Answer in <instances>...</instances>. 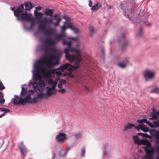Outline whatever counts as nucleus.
Listing matches in <instances>:
<instances>
[{"label": "nucleus", "instance_id": "nucleus-63", "mask_svg": "<svg viewBox=\"0 0 159 159\" xmlns=\"http://www.w3.org/2000/svg\"><path fill=\"white\" fill-rule=\"evenodd\" d=\"M36 10H35L40 11L41 9V7H37L35 8Z\"/></svg>", "mask_w": 159, "mask_h": 159}, {"label": "nucleus", "instance_id": "nucleus-22", "mask_svg": "<svg viewBox=\"0 0 159 159\" xmlns=\"http://www.w3.org/2000/svg\"><path fill=\"white\" fill-rule=\"evenodd\" d=\"M32 87L34 90L35 92L37 91L39 89V84L35 81L34 83L32 84Z\"/></svg>", "mask_w": 159, "mask_h": 159}, {"label": "nucleus", "instance_id": "nucleus-20", "mask_svg": "<svg viewBox=\"0 0 159 159\" xmlns=\"http://www.w3.org/2000/svg\"><path fill=\"white\" fill-rule=\"evenodd\" d=\"M53 10L52 9L47 8L45 10V14L46 15H49L50 16H53Z\"/></svg>", "mask_w": 159, "mask_h": 159}, {"label": "nucleus", "instance_id": "nucleus-41", "mask_svg": "<svg viewBox=\"0 0 159 159\" xmlns=\"http://www.w3.org/2000/svg\"><path fill=\"white\" fill-rule=\"evenodd\" d=\"M147 124H148L150 127L151 128H153L154 127V125H153L152 123H151L149 121H148L147 120V122H146Z\"/></svg>", "mask_w": 159, "mask_h": 159}, {"label": "nucleus", "instance_id": "nucleus-49", "mask_svg": "<svg viewBox=\"0 0 159 159\" xmlns=\"http://www.w3.org/2000/svg\"><path fill=\"white\" fill-rule=\"evenodd\" d=\"M142 29H140L139 32L136 34V35L137 36H140L142 35Z\"/></svg>", "mask_w": 159, "mask_h": 159}, {"label": "nucleus", "instance_id": "nucleus-56", "mask_svg": "<svg viewBox=\"0 0 159 159\" xmlns=\"http://www.w3.org/2000/svg\"><path fill=\"white\" fill-rule=\"evenodd\" d=\"M54 82V81H53V80L52 79H50L48 81V83L49 84H52Z\"/></svg>", "mask_w": 159, "mask_h": 159}, {"label": "nucleus", "instance_id": "nucleus-12", "mask_svg": "<svg viewBox=\"0 0 159 159\" xmlns=\"http://www.w3.org/2000/svg\"><path fill=\"white\" fill-rule=\"evenodd\" d=\"M150 134L157 139L159 138V131H157L156 129H151L150 131Z\"/></svg>", "mask_w": 159, "mask_h": 159}, {"label": "nucleus", "instance_id": "nucleus-51", "mask_svg": "<svg viewBox=\"0 0 159 159\" xmlns=\"http://www.w3.org/2000/svg\"><path fill=\"white\" fill-rule=\"evenodd\" d=\"M104 4H106V6L107 7L108 9H111L112 7L111 5H108L106 2H104Z\"/></svg>", "mask_w": 159, "mask_h": 159}, {"label": "nucleus", "instance_id": "nucleus-27", "mask_svg": "<svg viewBox=\"0 0 159 159\" xmlns=\"http://www.w3.org/2000/svg\"><path fill=\"white\" fill-rule=\"evenodd\" d=\"M54 89L52 88H49L47 90V94L48 96L52 95L53 93Z\"/></svg>", "mask_w": 159, "mask_h": 159}, {"label": "nucleus", "instance_id": "nucleus-30", "mask_svg": "<svg viewBox=\"0 0 159 159\" xmlns=\"http://www.w3.org/2000/svg\"><path fill=\"white\" fill-rule=\"evenodd\" d=\"M126 65V63H124L123 62H120L118 64V66L123 68L125 67Z\"/></svg>", "mask_w": 159, "mask_h": 159}, {"label": "nucleus", "instance_id": "nucleus-38", "mask_svg": "<svg viewBox=\"0 0 159 159\" xmlns=\"http://www.w3.org/2000/svg\"><path fill=\"white\" fill-rule=\"evenodd\" d=\"M159 92V89L157 88H155L153 90L151 91L150 92L151 93H157Z\"/></svg>", "mask_w": 159, "mask_h": 159}, {"label": "nucleus", "instance_id": "nucleus-6", "mask_svg": "<svg viewBox=\"0 0 159 159\" xmlns=\"http://www.w3.org/2000/svg\"><path fill=\"white\" fill-rule=\"evenodd\" d=\"M76 65V63H75L73 66L71 65L70 64L68 63H67L60 66L58 68V70L62 71L66 69L70 71L69 72H68V76L70 78H72L74 77V75L72 73V71L73 70L76 69L79 67H75V66Z\"/></svg>", "mask_w": 159, "mask_h": 159}, {"label": "nucleus", "instance_id": "nucleus-15", "mask_svg": "<svg viewBox=\"0 0 159 159\" xmlns=\"http://www.w3.org/2000/svg\"><path fill=\"white\" fill-rule=\"evenodd\" d=\"M52 21L53 20L51 18H48L47 17H45L42 21L40 20V22H41L47 24H48L49 25L52 23Z\"/></svg>", "mask_w": 159, "mask_h": 159}, {"label": "nucleus", "instance_id": "nucleus-42", "mask_svg": "<svg viewBox=\"0 0 159 159\" xmlns=\"http://www.w3.org/2000/svg\"><path fill=\"white\" fill-rule=\"evenodd\" d=\"M58 91L61 94H63L66 92V90L65 89H59L58 90Z\"/></svg>", "mask_w": 159, "mask_h": 159}, {"label": "nucleus", "instance_id": "nucleus-55", "mask_svg": "<svg viewBox=\"0 0 159 159\" xmlns=\"http://www.w3.org/2000/svg\"><path fill=\"white\" fill-rule=\"evenodd\" d=\"M56 74L57 75H58L59 76H61L62 74V73L59 71H56Z\"/></svg>", "mask_w": 159, "mask_h": 159}, {"label": "nucleus", "instance_id": "nucleus-45", "mask_svg": "<svg viewBox=\"0 0 159 159\" xmlns=\"http://www.w3.org/2000/svg\"><path fill=\"white\" fill-rule=\"evenodd\" d=\"M139 142H140L139 143H140V144H143L145 145L146 144V143H147V142L146 140H145L143 139H142Z\"/></svg>", "mask_w": 159, "mask_h": 159}, {"label": "nucleus", "instance_id": "nucleus-64", "mask_svg": "<svg viewBox=\"0 0 159 159\" xmlns=\"http://www.w3.org/2000/svg\"><path fill=\"white\" fill-rule=\"evenodd\" d=\"M156 143L157 145H159V138L156 140Z\"/></svg>", "mask_w": 159, "mask_h": 159}, {"label": "nucleus", "instance_id": "nucleus-34", "mask_svg": "<svg viewBox=\"0 0 159 159\" xmlns=\"http://www.w3.org/2000/svg\"><path fill=\"white\" fill-rule=\"evenodd\" d=\"M153 123L154 124V127H159V120L153 121Z\"/></svg>", "mask_w": 159, "mask_h": 159}, {"label": "nucleus", "instance_id": "nucleus-25", "mask_svg": "<svg viewBox=\"0 0 159 159\" xmlns=\"http://www.w3.org/2000/svg\"><path fill=\"white\" fill-rule=\"evenodd\" d=\"M134 124H131L130 123H128V124L125 125L124 128V130L127 131L128 129H131L132 127H134Z\"/></svg>", "mask_w": 159, "mask_h": 159}, {"label": "nucleus", "instance_id": "nucleus-3", "mask_svg": "<svg viewBox=\"0 0 159 159\" xmlns=\"http://www.w3.org/2000/svg\"><path fill=\"white\" fill-rule=\"evenodd\" d=\"M14 15L19 21H31V15L25 11L23 4L19 5L14 11Z\"/></svg>", "mask_w": 159, "mask_h": 159}, {"label": "nucleus", "instance_id": "nucleus-37", "mask_svg": "<svg viewBox=\"0 0 159 159\" xmlns=\"http://www.w3.org/2000/svg\"><path fill=\"white\" fill-rule=\"evenodd\" d=\"M39 80V84H38L39 85L42 86H44V82L42 80V79H41V80Z\"/></svg>", "mask_w": 159, "mask_h": 159}, {"label": "nucleus", "instance_id": "nucleus-7", "mask_svg": "<svg viewBox=\"0 0 159 159\" xmlns=\"http://www.w3.org/2000/svg\"><path fill=\"white\" fill-rule=\"evenodd\" d=\"M47 24L43 23H40L39 25V30L42 31L46 34L49 35H53L55 33V30L52 29L50 28L48 29H46Z\"/></svg>", "mask_w": 159, "mask_h": 159}, {"label": "nucleus", "instance_id": "nucleus-61", "mask_svg": "<svg viewBox=\"0 0 159 159\" xmlns=\"http://www.w3.org/2000/svg\"><path fill=\"white\" fill-rule=\"evenodd\" d=\"M34 25V22L33 21H31V22L30 25V29H32Z\"/></svg>", "mask_w": 159, "mask_h": 159}, {"label": "nucleus", "instance_id": "nucleus-8", "mask_svg": "<svg viewBox=\"0 0 159 159\" xmlns=\"http://www.w3.org/2000/svg\"><path fill=\"white\" fill-rule=\"evenodd\" d=\"M155 74V72L153 71L146 69L143 72V75L145 80H148L153 79Z\"/></svg>", "mask_w": 159, "mask_h": 159}, {"label": "nucleus", "instance_id": "nucleus-33", "mask_svg": "<svg viewBox=\"0 0 159 159\" xmlns=\"http://www.w3.org/2000/svg\"><path fill=\"white\" fill-rule=\"evenodd\" d=\"M134 127L135 129H140L142 130L143 129V127H145V125L144 124H142L141 125H138L137 127L136 126H135Z\"/></svg>", "mask_w": 159, "mask_h": 159}, {"label": "nucleus", "instance_id": "nucleus-57", "mask_svg": "<svg viewBox=\"0 0 159 159\" xmlns=\"http://www.w3.org/2000/svg\"><path fill=\"white\" fill-rule=\"evenodd\" d=\"M89 31L90 32L93 33L94 32V28L93 27L91 26L89 28Z\"/></svg>", "mask_w": 159, "mask_h": 159}, {"label": "nucleus", "instance_id": "nucleus-24", "mask_svg": "<svg viewBox=\"0 0 159 159\" xmlns=\"http://www.w3.org/2000/svg\"><path fill=\"white\" fill-rule=\"evenodd\" d=\"M69 27H70V28L73 30L75 33L76 34L79 33V30L78 29L74 27H73L72 24L71 22H70V24Z\"/></svg>", "mask_w": 159, "mask_h": 159}, {"label": "nucleus", "instance_id": "nucleus-44", "mask_svg": "<svg viewBox=\"0 0 159 159\" xmlns=\"http://www.w3.org/2000/svg\"><path fill=\"white\" fill-rule=\"evenodd\" d=\"M85 154V150L84 148H82L81 149V155L82 157H83L84 156Z\"/></svg>", "mask_w": 159, "mask_h": 159}, {"label": "nucleus", "instance_id": "nucleus-60", "mask_svg": "<svg viewBox=\"0 0 159 159\" xmlns=\"http://www.w3.org/2000/svg\"><path fill=\"white\" fill-rule=\"evenodd\" d=\"M146 146H147V147H148L149 148L150 147H151V144L149 143H147L146 144Z\"/></svg>", "mask_w": 159, "mask_h": 159}, {"label": "nucleus", "instance_id": "nucleus-5", "mask_svg": "<svg viewBox=\"0 0 159 159\" xmlns=\"http://www.w3.org/2000/svg\"><path fill=\"white\" fill-rule=\"evenodd\" d=\"M45 45L43 47V50L45 54H48L50 52H53L54 53L56 52V49L55 48H50L49 46L50 45H54L56 43L55 40L50 39L49 37L47 38L44 41Z\"/></svg>", "mask_w": 159, "mask_h": 159}, {"label": "nucleus", "instance_id": "nucleus-26", "mask_svg": "<svg viewBox=\"0 0 159 159\" xmlns=\"http://www.w3.org/2000/svg\"><path fill=\"white\" fill-rule=\"evenodd\" d=\"M144 149L146 153L147 152H148V153L154 152L153 148H151L150 149H149L148 147L146 146L144 147Z\"/></svg>", "mask_w": 159, "mask_h": 159}, {"label": "nucleus", "instance_id": "nucleus-11", "mask_svg": "<svg viewBox=\"0 0 159 159\" xmlns=\"http://www.w3.org/2000/svg\"><path fill=\"white\" fill-rule=\"evenodd\" d=\"M70 24V22H69L66 21L64 22V25L61 27V30L63 34H64V33L66 29L70 28V27H69Z\"/></svg>", "mask_w": 159, "mask_h": 159}, {"label": "nucleus", "instance_id": "nucleus-48", "mask_svg": "<svg viewBox=\"0 0 159 159\" xmlns=\"http://www.w3.org/2000/svg\"><path fill=\"white\" fill-rule=\"evenodd\" d=\"M57 83L54 81V82L52 84V87L51 88H52L53 89H54L55 88V87L57 85Z\"/></svg>", "mask_w": 159, "mask_h": 159}, {"label": "nucleus", "instance_id": "nucleus-59", "mask_svg": "<svg viewBox=\"0 0 159 159\" xmlns=\"http://www.w3.org/2000/svg\"><path fill=\"white\" fill-rule=\"evenodd\" d=\"M143 131L144 132H147L148 131V128L147 127H143V129H142Z\"/></svg>", "mask_w": 159, "mask_h": 159}, {"label": "nucleus", "instance_id": "nucleus-1", "mask_svg": "<svg viewBox=\"0 0 159 159\" xmlns=\"http://www.w3.org/2000/svg\"><path fill=\"white\" fill-rule=\"evenodd\" d=\"M64 52L66 59L70 62L75 61L76 64L75 67H79L80 62L82 60L80 51L70 47L65 49Z\"/></svg>", "mask_w": 159, "mask_h": 159}, {"label": "nucleus", "instance_id": "nucleus-29", "mask_svg": "<svg viewBox=\"0 0 159 159\" xmlns=\"http://www.w3.org/2000/svg\"><path fill=\"white\" fill-rule=\"evenodd\" d=\"M138 135H142L143 138H150L151 137L150 135L147 134H143L139 133Z\"/></svg>", "mask_w": 159, "mask_h": 159}, {"label": "nucleus", "instance_id": "nucleus-39", "mask_svg": "<svg viewBox=\"0 0 159 159\" xmlns=\"http://www.w3.org/2000/svg\"><path fill=\"white\" fill-rule=\"evenodd\" d=\"M147 124H148L150 127L151 128H153L154 127V125H153L152 123H151L149 121H148L147 120V122H146Z\"/></svg>", "mask_w": 159, "mask_h": 159}, {"label": "nucleus", "instance_id": "nucleus-28", "mask_svg": "<svg viewBox=\"0 0 159 159\" xmlns=\"http://www.w3.org/2000/svg\"><path fill=\"white\" fill-rule=\"evenodd\" d=\"M45 94L42 93H39L37 94V97L40 100H42L43 98L45 97Z\"/></svg>", "mask_w": 159, "mask_h": 159}, {"label": "nucleus", "instance_id": "nucleus-53", "mask_svg": "<svg viewBox=\"0 0 159 159\" xmlns=\"http://www.w3.org/2000/svg\"><path fill=\"white\" fill-rule=\"evenodd\" d=\"M66 45L68 46V48H70L72 46L71 42H68V43H67Z\"/></svg>", "mask_w": 159, "mask_h": 159}, {"label": "nucleus", "instance_id": "nucleus-21", "mask_svg": "<svg viewBox=\"0 0 159 159\" xmlns=\"http://www.w3.org/2000/svg\"><path fill=\"white\" fill-rule=\"evenodd\" d=\"M54 19L57 21V23H52L55 26H58L59 25V22L61 20V18L60 16H58L57 17L55 18Z\"/></svg>", "mask_w": 159, "mask_h": 159}, {"label": "nucleus", "instance_id": "nucleus-46", "mask_svg": "<svg viewBox=\"0 0 159 159\" xmlns=\"http://www.w3.org/2000/svg\"><path fill=\"white\" fill-rule=\"evenodd\" d=\"M75 136L77 139H78L81 138V135L80 133H78L75 135Z\"/></svg>", "mask_w": 159, "mask_h": 159}, {"label": "nucleus", "instance_id": "nucleus-19", "mask_svg": "<svg viewBox=\"0 0 159 159\" xmlns=\"http://www.w3.org/2000/svg\"><path fill=\"white\" fill-rule=\"evenodd\" d=\"M25 11H26V10L29 11L33 7L32 3L29 2H26L25 3Z\"/></svg>", "mask_w": 159, "mask_h": 159}, {"label": "nucleus", "instance_id": "nucleus-52", "mask_svg": "<svg viewBox=\"0 0 159 159\" xmlns=\"http://www.w3.org/2000/svg\"><path fill=\"white\" fill-rule=\"evenodd\" d=\"M5 99L3 98H1L0 99V104H3L5 102Z\"/></svg>", "mask_w": 159, "mask_h": 159}, {"label": "nucleus", "instance_id": "nucleus-10", "mask_svg": "<svg viewBox=\"0 0 159 159\" xmlns=\"http://www.w3.org/2000/svg\"><path fill=\"white\" fill-rule=\"evenodd\" d=\"M66 135L62 133H59L56 137V140L58 142H63L66 139Z\"/></svg>", "mask_w": 159, "mask_h": 159}, {"label": "nucleus", "instance_id": "nucleus-47", "mask_svg": "<svg viewBox=\"0 0 159 159\" xmlns=\"http://www.w3.org/2000/svg\"><path fill=\"white\" fill-rule=\"evenodd\" d=\"M59 82L61 84H65L66 83V81L64 80L61 79L60 80Z\"/></svg>", "mask_w": 159, "mask_h": 159}, {"label": "nucleus", "instance_id": "nucleus-23", "mask_svg": "<svg viewBox=\"0 0 159 159\" xmlns=\"http://www.w3.org/2000/svg\"><path fill=\"white\" fill-rule=\"evenodd\" d=\"M102 5L99 3H97L95 5H94L92 8V9L93 11H95L101 7Z\"/></svg>", "mask_w": 159, "mask_h": 159}, {"label": "nucleus", "instance_id": "nucleus-50", "mask_svg": "<svg viewBox=\"0 0 159 159\" xmlns=\"http://www.w3.org/2000/svg\"><path fill=\"white\" fill-rule=\"evenodd\" d=\"M5 89V87L2 82H0V89L2 90Z\"/></svg>", "mask_w": 159, "mask_h": 159}, {"label": "nucleus", "instance_id": "nucleus-14", "mask_svg": "<svg viewBox=\"0 0 159 159\" xmlns=\"http://www.w3.org/2000/svg\"><path fill=\"white\" fill-rule=\"evenodd\" d=\"M65 35L64 34H59L55 36V41L57 42L59 41L60 40H63L65 38Z\"/></svg>", "mask_w": 159, "mask_h": 159}, {"label": "nucleus", "instance_id": "nucleus-54", "mask_svg": "<svg viewBox=\"0 0 159 159\" xmlns=\"http://www.w3.org/2000/svg\"><path fill=\"white\" fill-rule=\"evenodd\" d=\"M70 40H73L77 41V38H73L72 37H70L68 38Z\"/></svg>", "mask_w": 159, "mask_h": 159}, {"label": "nucleus", "instance_id": "nucleus-18", "mask_svg": "<svg viewBox=\"0 0 159 159\" xmlns=\"http://www.w3.org/2000/svg\"><path fill=\"white\" fill-rule=\"evenodd\" d=\"M154 152L148 153L146 152V155L144 157V159H153Z\"/></svg>", "mask_w": 159, "mask_h": 159}, {"label": "nucleus", "instance_id": "nucleus-2", "mask_svg": "<svg viewBox=\"0 0 159 159\" xmlns=\"http://www.w3.org/2000/svg\"><path fill=\"white\" fill-rule=\"evenodd\" d=\"M60 56V54L56 52L54 54H51L50 56H46L38 61V63H44L46 65V67L48 69L52 68L58 64L57 59Z\"/></svg>", "mask_w": 159, "mask_h": 159}, {"label": "nucleus", "instance_id": "nucleus-16", "mask_svg": "<svg viewBox=\"0 0 159 159\" xmlns=\"http://www.w3.org/2000/svg\"><path fill=\"white\" fill-rule=\"evenodd\" d=\"M34 15L38 19V20L40 22V19L43 16L42 13L41 12H38L37 10H34Z\"/></svg>", "mask_w": 159, "mask_h": 159}, {"label": "nucleus", "instance_id": "nucleus-9", "mask_svg": "<svg viewBox=\"0 0 159 159\" xmlns=\"http://www.w3.org/2000/svg\"><path fill=\"white\" fill-rule=\"evenodd\" d=\"M40 63H38V61L35 64V67L36 69L37 72L34 74V79L35 81L36 80H41L42 77L39 73V70H42V66L39 64Z\"/></svg>", "mask_w": 159, "mask_h": 159}, {"label": "nucleus", "instance_id": "nucleus-43", "mask_svg": "<svg viewBox=\"0 0 159 159\" xmlns=\"http://www.w3.org/2000/svg\"><path fill=\"white\" fill-rule=\"evenodd\" d=\"M156 150L158 154V156L156 157V159H159V147H156Z\"/></svg>", "mask_w": 159, "mask_h": 159}, {"label": "nucleus", "instance_id": "nucleus-17", "mask_svg": "<svg viewBox=\"0 0 159 159\" xmlns=\"http://www.w3.org/2000/svg\"><path fill=\"white\" fill-rule=\"evenodd\" d=\"M55 69H53L52 70H47V73H45L44 75L47 78H50L51 77L52 74H54L55 73Z\"/></svg>", "mask_w": 159, "mask_h": 159}, {"label": "nucleus", "instance_id": "nucleus-13", "mask_svg": "<svg viewBox=\"0 0 159 159\" xmlns=\"http://www.w3.org/2000/svg\"><path fill=\"white\" fill-rule=\"evenodd\" d=\"M19 149L22 155L25 156L27 152L26 147L22 144H20L19 147Z\"/></svg>", "mask_w": 159, "mask_h": 159}, {"label": "nucleus", "instance_id": "nucleus-35", "mask_svg": "<svg viewBox=\"0 0 159 159\" xmlns=\"http://www.w3.org/2000/svg\"><path fill=\"white\" fill-rule=\"evenodd\" d=\"M0 111H4V112L7 113L9 112L10 111L8 109H6L5 108H0Z\"/></svg>", "mask_w": 159, "mask_h": 159}, {"label": "nucleus", "instance_id": "nucleus-4", "mask_svg": "<svg viewBox=\"0 0 159 159\" xmlns=\"http://www.w3.org/2000/svg\"><path fill=\"white\" fill-rule=\"evenodd\" d=\"M39 99L37 97H34L31 98L30 96H25L24 99L22 98H19L18 96H15V98L13 101V104L16 106L25 105L27 103L30 104L35 103L38 102Z\"/></svg>", "mask_w": 159, "mask_h": 159}, {"label": "nucleus", "instance_id": "nucleus-31", "mask_svg": "<svg viewBox=\"0 0 159 159\" xmlns=\"http://www.w3.org/2000/svg\"><path fill=\"white\" fill-rule=\"evenodd\" d=\"M147 119H143L141 120H138L137 122L138 123L141 124L143 123H145L147 122Z\"/></svg>", "mask_w": 159, "mask_h": 159}, {"label": "nucleus", "instance_id": "nucleus-40", "mask_svg": "<svg viewBox=\"0 0 159 159\" xmlns=\"http://www.w3.org/2000/svg\"><path fill=\"white\" fill-rule=\"evenodd\" d=\"M147 124H148L150 127L151 128H153L154 127V125H153L152 123H151L149 121H148L147 120V122H146Z\"/></svg>", "mask_w": 159, "mask_h": 159}, {"label": "nucleus", "instance_id": "nucleus-32", "mask_svg": "<svg viewBox=\"0 0 159 159\" xmlns=\"http://www.w3.org/2000/svg\"><path fill=\"white\" fill-rule=\"evenodd\" d=\"M133 139L134 140V142L135 143H138L140 141V140L139 139V137L137 136H134L133 137Z\"/></svg>", "mask_w": 159, "mask_h": 159}, {"label": "nucleus", "instance_id": "nucleus-36", "mask_svg": "<svg viewBox=\"0 0 159 159\" xmlns=\"http://www.w3.org/2000/svg\"><path fill=\"white\" fill-rule=\"evenodd\" d=\"M27 91V89H26L24 88L23 87L22 89V91H21V94L22 95H24L26 94Z\"/></svg>", "mask_w": 159, "mask_h": 159}, {"label": "nucleus", "instance_id": "nucleus-58", "mask_svg": "<svg viewBox=\"0 0 159 159\" xmlns=\"http://www.w3.org/2000/svg\"><path fill=\"white\" fill-rule=\"evenodd\" d=\"M68 42L65 39L63 40V42H62V44L63 45H66L67 43H68Z\"/></svg>", "mask_w": 159, "mask_h": 159}, {"label": "nucleus", "instance_id": "nucleus-62", "mask_svg": "<svg viewBox=\"0 0 159 159\" xmlns=\"http://www.w3.org/2000/svg\"><path fill=\"white\" fill-rule=\"evenodd\" d=\"M63 18L65 19L66 20L69 21L70 20V19L69 17H66L65 16H63Z\"/></svg>", "mask_w": 159, "mask_h": 159}]
</instances>
